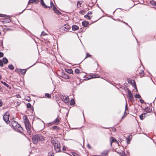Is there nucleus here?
Here are the masks:
<instances>
[{
	"label": "nucleus",
	"mask_w": 156,
	"mask_h": 156,
	"mask_svg": "<svg viewBox=\"0 0 156 156\" xmlns=\"http://www.w3.org/2000/svg\"><path fill=\"white\" fill-rule=\"evenodd\" d=\"M11 124L13 128L15 129L16 131H17L20 133L23 132V129L22 127L16 121H12Z\"/></svg>",
	"instance_id": "nucleus-1"
},
{
	"label": "nucleus",
	"mask_w": 156,
	"mask_h": 156,
	"mask_svg": "<svg viewBox=\"0 0 156 156\" xmlns=\"http://www.w3.org/2000/svg\"><path fill=\"white\" fill-rule=\"evenodd\" d=\"M120 88H122L124 90L126 91H127V97L129 100H130L131 101L133 102L134 101V98L133 97V94H132L131 91L129 89L126 87L124 86H122L120 87Z\"/></svg>",
	"instance_id": "nucleus-2"
},
{
	"label": "nucleus",
	"mask_w": 156,
	"mask_h": 156,
	"mask_svg": "<svg viewBox=\"0 0 156 156\" xmlns=\"http://www.w3.org/2000/svg\"><path fill=\"white\" fill-rule=\"evenodd\" d=\"M43 139L42 136H40L38 135H34L33 136L32 140L34 144H37L38 141L42 140Z\"/></svg>",
	"instance_id": "nucleus-3"
},
{
	"label": "nucleus",
	"mask_w": 156,
	"mask_h": 156,
	"mask_svg": "<svg viewBox=\"0 0 156 156\" xmlns=\"http://www.w3.org/2000/svg\"><path fill=\"white\" fill-rule=\"evenodd\" d=\"M71 28V27L69 26L68 24H65L60 28V31L63 32L64 31H68Z\"/></svg>",
	"instance_id": "nucleus-4"
},
{
	"label": "nucleus",
	"mask_w": 156,
	"mask_h": 156,
	"mask_svg": "<svg viewBox=\"0 0 156 156\" xmlns=\"http://www.w3.org/2000/svg\"><path fill=\"white\" fill-rule=\"evenodd\" d=\"M9 119V115L7 114V112L5 113L3 116V119L7 124L9 123L10 122Z\"/></svg>",
	"instance_id": "nucleus-5"
},
{
	"label": "nucleus",
	"mask_w": 156,
	"mask_h": 156,
	"mask_svg": "<svg viewBox=\"0 0 156 156\" xmlns=\"http://www.w3.org/2000/svg\"><path fill=\"white\" fill-rule=\"evenodd\" d=\"M54 149L56 152H58L60 151V143H59V144H57L56 146H54Z\"/></svg>",
	"instance_id": "nucleus-6"
},
{
	"label": "nucleus",
	"mask_w": 156,
	"mask_h": 156,
	"mask_svg": "<svg viewBox=\"0 0 156 156\" xmlns=\"http://www.w3.org/2000/svg\"><path fill=\"white\" fill-rule=\"evenodd\" d=\"M62 77L65 79H70L71 76H69L66 73H63L62 74Z\"/></svg>",
	"instance_id": "nucleus-7"
},
{
	"label": "nucleus",
	"mask_w": 156,
	"mask_h": 156,
	"mask_svg": "<svg viewBox=\"0 0 156 156\" xmlns=\"http://www.w3.org/2000/svg\"><path fill=\"white\" fill-rule=\"evenodd\" d=\"M52 10L57 15H61L62 14V13L55 7H53Z\"/></svg>",
	"instance_id": "nucleus-8"
},
{
	"label": "nucleus",
	"mask_w": 156,
	"mask_h": 156,
	"mask_svg": "<svg viewBox=\"0 0 156 156\" xmlns=\"http://www.w3.org/2000/svg\"><path fill=\"white\" fill-rule=\"evenodd\" d=\"M62 99L65 103H67L69 101V98L68 96H63L62 98Z\"/></svg>",
	"instance_id": "nucleus-9"
},
{
	"label": "nucleus",
	"mask_w": 156,
	"mask_h": 156,
	"mask_svg": "<svg viewBox=\"0 0 156 156\" xmlns=\"http://www.w3.org/2000/svg\"><path fill=\"white\" fill-rule=\"evenodd\" d=\"M100 76H97V75L93 74L92 75L90 78H87V79H84V80H86L91 78H99Z\"/></svg>",
	"instance_id": "nucleus-10"
},
{
	"label": "nucleus",
	"mask_w": 156,
	"mask_h": 156,
	"mask_svg": "<svg viewBox=\"0 0 156 156\" xmlns=\"http://www.w3.org/2000/svg\"><path fill=\"white\" fill-rule=\"evenodd\" d=\"M40 3L41 5H42V6L45 8L47 9L50 8V7L48 6L45 4L44 1V0L41 1Z\"/></svg>",
	"instance_id": "nucleus-11"
},
{
	"label": "nucleus",
	"mask_w": 156,
	"mask_h": 156,
	"mask_svg": "<svg viewBox=\"0 0 156 156\" xmlns=\"http://www.w3.org/2000/svg\"><path fill=\"white\" fill-rule=\"evenodd\" d=\"M39 0H29L28 4H30L31 3H34L35 4H37L39 2Z\"/></svg>",
	"instance_id": "nucleus-12"
},
{
	"label": "nucleus",
	"mask_w": 156,
	"mask_h": 156,
	"mask_svg": "<svg viewBox=\"0 0 156 156\" xmlns=\"http://www.w3.org/2000/svg\"><path fill=\"white\" fill-rule=\"evenodd\" d=\"M8 18H5L4 19V20L2 21V22L4 23H9L11 20L10 19V18L9 17H7Z\"/></svg>",
	"instance_id": "nucleus-13"
},
{
	"label": "nucleus",
	"mask_w": 156,
	"mask_h": 156,
	"mask_svg": "<svg viewBox=\"0 0 156 156\" xmlns=\"http://www.w3.org/2000/svg\"><path fill=\"white\" fill-rule=\"evenodd\" d=\"M25 125L27 130H29V129H31V125L30 122L26 124Z\"/></svg>",
	"instance_id": "nucleus-14"
},
{
	"label": "nucleus",
	"mask_w": 156,
	"mask_h": 156,
	"mask_svg": "<svg viewBox=\"0 0 156 156\" xmlns=\"http://www.w3.org/2000/svg\"><path fill=\"white\" fill-rule=\"evenodd\" d=\"M146 115L147 116V115L146 114V113H145L141 114L139 116L140 119L142 120H143L145 118V117H146Z\"/></svg>",
	"instance_id": "nucleus-15"
},
{
	"label": "nucleus",
	"mask_w": 156,
	"mask_h": 156,
	"mask_svg": "<svg viewBox=\"0 0 156 156\" xmlns=\"http://www.w3.org/2000/svg\"><path fill=\"white\" fill-rule=\"evenodd\" d=\"M19 71L22 75H24L25 74L27 71V69H19Z\"/></svg>",
	"instance_id": "nucleus-16"
},
{
	"label": "nucleus",
	"mask_w": 156,
	"mask_h": 156,
	"mask_svg": "<svg viewBox=\"0 0 156 156\" xmlns=\"http://www.w3.org/2000/svg\"><path fill=\"white\" fill-rule=\"evenodd\" d=\"M150 4L152 6H154L155 9H156V1L154 0H152L150 2Z\"/></svg>",
	"instance_id": "nucleus-17"
},
{
	"label": "nucleus",
	"mask_w": 156,
	"mask_h": 156,
	"mask_svg": "<svg viewBox=\"0 0 156 156\" xmlns=\"http://www.w3.org/2000/svg\"><path fill=\"white\" fill-rule=\"evenodd\" d=\"M110 141H111L112 143L114 142L119 144L118 142L113 137H112L111 138Z\"/></svg>",
	"instance_id": "nucleus-18"
},
{
	"label": "nucleus",
	"mask_w": 156,
	"mask_h": 156,
	"mask_svg": "<svg viewBox=\"0 0 156 156\" xmlns=\"http://www.w3.org/2000/svg\"><path fill=\"white\" fill-rule=\"evenodd\" d=\"M89 22L86 21H85L82 22V25L84 27H87L89 25Z\"/></svg>",
	"instance_id": "nucleus-19"
},
{
	"label": "nucleus",
	"mask_w": 156,
	"mask_h": 156,
	"mask_svg": "<svg viewBox=\"0 0 156 156\" xmlns=\"http://www.w3.org/2000/svg\"><path fill=\"white\" fill-rule=\"evenodd\" d=\"M72 27V30L73 31L79 29V27L76 25H73Z\"/></svg>",
	"instance_id": "nucleus-20"
},
{
	"label": "nucleus",
	"mask_w": 156,
	"mask_h": 156,
	"mask_svg": "<svg viewBox=\"0 0 156 156\" xmlns=\"http://www.w3.org/2000/svg\"><path fill=\"white\" fill-rule=\"evenodd\" d=\"M24 122L25 124L27 123H28L29 122V120L28 118L26 115H25L24 116Z\"/></svg>",
	"instance_id": "nucleus-21"
},
{
	"label": "nucleus",
	"mask_w": 156,
	"mask_h": 156,
	"mask_svg": "<svg viewBox=\"0 0 156 156\" xmlns=\"http://www.w3.org/2000/svg\"><path fill=\"white\" fill-rule=\"evenodd\" d=\"M108 151H105L101 153V156H105L108 155Z\"/></svg>",
	"instance_id": "nucleus-22"
},
{
	"label": "nucleus",
	"mask_w": 156,
	"mask_h": 156,
	"mask_svg": "<svg viewBox=\"0 0 156 156\" xmlns=\"http://www.w3.org/2000/svg\"><path fill=\"white\" fill-rule=\"evenodd\" d=\"M127 81L129 83H130L133 86V84L134 83V81H135L134 80H132L130 78H128Z\"/></svg>",
	"instance_id": "nucleus-23"
},
{
	"label": "nucleus",
	"mask_w": 156,
	"mask_h": 156,
	"mask_svg": "<svg viewBox=\"0 0 156 156\" xmlns=\"http://www.w3.org/2000/svg\"><path fill=\"white\" fill-rule=\"evenodd\" d=\"M1 83H2L7 88H8L9 89H11V86H9V84L6 83L5 82H3L2 81H1Z\"/></svg>",
	"instance_id": "nucleus-24"
},
{
	"label": "nucleus",
	"mask_w": 156,
	"mask_h": 156,
	"mask_svg": "<svg viewBox=\"0 0 156 156\" xmlns=\"http://www.w3.org/2000/svg\"><path fill=\"white\" fill-rule=\"evenodd\" d=\"M51 143L52 145L58 141L57 140L53 137L51 138Z\"/></svg>",
	"instance_id": "nucleus-25"
},
{
	"label": "nucleus",
	"mask_w": 156,
	"mask_h": 156,
	"mask_svg": "<svg viewBox=\"0 0 156 156\" xmlns=\"http://www.w3.org/2000/svg\"><path fill=\"white\" fill-rule=\"evenodd\" d=\"M65 71L68 73L73 74V71L71 69H66Z\"/></svg>",
	"instance_id": "nucleus-26"
},
{
	"label": "nucleus",
	"mask_w": 156,
	"mask_h": 156,
	"mask_svg": "<svg viewBox=\"0 0 156 156\" xmlns=\"http://www.w3.org/2000/svg\"><path fill=\"white\" fill-rule=\"evenodd\" d=\"M2 60L5 64H7L8 62V59L6 57H4Z\"/></svg>",
	"instance_id": "nucleus-27"
},
{
	"label": "nucleus",
	"mask_w": 156,
	"mask_h": 156,
	"mask_svg": "<svg viewBox=\"0 0 156 156\" xmlns=\"http://www.w3.org/2000/svg\"><path fill=\"white\" fill-rule=\"evenodd\" d=\"M53 122L56 124H58L59 122V120L58 118H56L53 121Z\"/></svg>",
	"instance_id": "nucleus-28"
},
{
	"label": "nucleus",
	"mask_w": 156,
	"mask_h": 156,
	"mask_svg": "<svg viewBox=\"0 0 156 156\" xmlns=\"http://www.w3.org/2000/svg\"><path fill=\"white\" fill-rule=\"evenodd\" d=\"M0 17H9V18H10V16L9 15L7 16L6 15L3 14H0Z\"/></svg>",
	"instance_id": "nucleus-29"
},
{
	"label": "nucleus",
	"mask_w": 156,
	"mask_h": 156,
	"mask_svg": "<svg viewBox=\"0 0 156 156\" xmlns=\"http://www.w3.org/2000/svg\"><path fill=\"white\" fill-rule=\"evenodd\" d=\"M119 154L120 156H126L125 152L123 151L120 152V153H119Z\"/></svg>",
	"instance_id": "nucleus-30"
},
{
	"label": "nucleus",
	"mask_w": 156,
	"mask_h": 156,
	"mask_svg": "<svg viewBox=\"0 0 156 156\" xmlns=\"http://www.w3.org/2000/svg\"><path fill=\"white\" fill-rule=\"evenodd\" d=\"M129 137L130 136H129L128 137L126 138V140L127 141V144H128L130 143V141L131 140V138H129Z\"/></svg>",
	"instance_id": "nucleus-31"
},
{
	"label": "nucleus",
	"mask_w": 156,
	"mask_h": 156,
	"mask_svg": "<svg viewBox=\"0 0 156 156\" xmlns=\"http://www.w3.org/2000/svg\"><path fill=\"white\" fill-rule=\"evenodd\" d=\"M9 68L11 70H13L14 69V67L12 65H9L8 66Z\"/></svg>",
	"instance_id": "nucleus-32"
},
{
	"label": "nucleus",
	"mask_w": 156,
	"mask_h": 156,
	"mask_svg": "<svg viewBox=\"0 0 156 156\" xmlns=\"http://www.w3.org/2000/svg\"><path fill=\"white\" fill-rule=\"evenodd\" d=\"M75 104V101L74 100H71L70 102V105H73Z\"/></svg>",
	"instance_id": "nucleus-33"
},
{
	"label": "nucleus",
	"mask_w": 156,
	"mask_h": 156,
	"mask_svg": "<svg viewBox=\"0 0 156 156\" xmlns=\"http://www.w3.org/2000/svg\"><path fill=\"white\" fill-rule=\"evenodd\" d=\"M45 95L46 97L49 98H51V95L50 94L47 93H45Z\"/></svg>",
	"instance_id": "nucleus-34"
},
{
	"label": "nucleus",
	"mask_w": 156,
	"mask_h": 156,
	"mask_svg": "<svg viewBox=\"0 0 156 156\" xmlns=\"http://www.w3.org/2000/svg\"><path fill=\"white\" fill-rule=\"evenodd\" d=\"M85 73L83 72H81L80 73L79 76H83V77H85V76H86V75L85 74Z\"/></svg>",
	"instance_id": "nucleus-35"
},
{
	"label": "nucleus",
	"mask_w": 156,
	"mask_h": 156,
	"mask_svg": "<svg viewBox=\"0 0 156 156\" xmlns=\"http://www.w3.org/2000/svg\"><path fill=\"white\" fill-rule=\"evenodd\" d=\"M134 97L136 98H140L141 97V96L139 94H136L134 95Z\"/></svg>",
	"instance_id": "nucleus-36"
},
{
	"label": "nucleus",
	"mask_w": 156,
	"mask_h": 156,
	"mask_svg": "<svg viewBox=\"0 0 156 156\" xmlns=\"http://www.w3.org/2000/svg\"><path fill=\"white\" fill-rule=\"evenodd\" d=\"M152 111V109L150 108H148L147 109L146 111L145 112H146L145 113H146V114H147V113H149L150 112Z\"/></svg>",
	"instance_id": "nucleus-37"
},
{
	"label": "nucleus",
	"mask_w": 156,
	"mask_h": 156,
	"mask_svg": "<svg viewBox=\"0 0 156 156\" xmlns=\"http://www.w3.org/2000/svg\"><path fill=\"white\" fill-rule=\"evenodd\" d=\"M133 87L135 89H136V91H137V89L136 87V83L135 81H134V83L133 84Z\"/></svg>",
	"instance_id": "nucleus-38"
},
{
	"label": "nucleus",
	"mask_w": 156,
	"mask_h": 156,
	"mask_svg": "<svg viewBox=\"0 0 156 156\" xmlns=\"http://www.w3.org/2000/svg\"><path fill=\"white\" fill-rule=\"evenodd\" d=\"M86 56L85 58L84 59H85L86 58H87V57H91L92 56L91 55H90L89 53H86Z\"/></svg>",
	"instance_id": "nucleus-39"
},
{
	"label": "nucleus",
	"mask_w": 156,
	"mask_h": 156,
	"mask_svg": "<svg viewBox=\"0 0 156 156\" xmlns=\"http://www.w3.org/2000/svg\"><path fill=\"white\" fill-rule=\"evenodd\" d=\"M84 17L85 18H87V19H88L90 20L91 18V17H92V16H91V17L90 16H89V15H85V16H84Z\"/></svg>",
	"instance_id": "nucleus-40"
},
{
	"label": "nucleus",
	"mask_w": 156,
	"mask_h": 156,
	"mask_svg": "<svg viewBox=\"0 0 156 156\" xmlns=\"http://www.w3.org/2000/svg\"><path fill=\"white\" fill-rule=\"evenodd\" d=\"M75 72L76 73L78 74L80 73V70L78 69H76L75 70Z\"/></svg>",
	"instance_id": "nucleus-41"
},
{
	"label": "nucleus",
	"mask_w": 156,
	"mask_h": 156,
	"mask_svg": "<svg viewBox=\"0 0 156 156\" xmlns=\"http://www.w3.org/2000/svg\"><path fill=\"white\" fill-rule=\"evenodd\" d=\"M53 129L54 130L57 129L58 130L59 129V127L57 126H54L53 127Z\"/></svg>",
	"instance_id": "nucleus-42"
},
{
	"label": "nucleus",
	"mask_w": 156,
	"mask_h": 156,
	"mask_svg": "<svg viewBox=\"0 0 156 156\" xmlns=\"http://www.w3.org/2000/svg\"><path fill=\"white\" fill-rule=\"evenodd\" d=\"M71 154L73 156H80L79 155L76 153L74 152H72L71 153Z\"/></svg>",
	"instance_id": "nucleus-43"
},
{
	"label": "nucleus",
	"mask_w": 156,
	"mask_h": 156,
	"mask_svg": "<svg viewBox=\"0 0 156 156\" xmlns=\"http://www.w3.org/2000/svg\"><path fill=\"white\" fill-rule=\"evenodd\" d=\"M27 107L28 108H30L31 107V105L30 103H28L27 104Z\"/></svg>",
	"instance_id": "nucleus-44"
},
{
	"label": "nucleus",
	"mask_w": 156,
	"mask_h": 156,
	"mask_svg": "<svg viewBox=\"0 0 156 156\" xmlns=\"http://www.w3.org/2000/svg\"><path fill=\"white\" fill-rule=\"evenodd\" d=\"M3 64L4 63L0 59V66L1 67H2L3 66Z\"/></svg>",
	"instance_id": "nucleus-45"
},
{
	"label": "nucleus",
	"mask_w": 156,
	"mask_h": 156,
	"mask_svg": "<svg viewBox=\"0 0 156 156\" xmlns=\"http://www.w3.org/2000/svg\"><path fill=\"white\" fill-rule=\"evenodd\" d=\"M50 4H51L50 5V7H51L52 6H53V7H55V5L54 4L53 2L52 1H51L50 2Z\"/></svg>",
	"instance_id": "nucleus-46"
},
{
	"label": "nucleus",
	"mask_w": 156,
	"mask_h": 156,
	"mask_svg": "<svg viewBox=\"0 0 156 156\" xmlns=\"http://www.w3.org/2000/svg\"><path fill=\"white\" fill-rule=\"evenodd\" d=\"M27 133L29 135H31V129H29V130H27Z\"/></svg>",
	"instance_id": "nucleus-47"
},
{
	"label": "nucleus",
	"mask_w": 156,
	"mask_h": 156,
	"mask_svg": "<svg viewBox=\"0 0 156 156\" xmlns=\"http://www.w3.org/2000/svg\"><path fill=\"white\" fill-rule=\"evenodd\" d=\"M140 102L141 104L144 103V100H143L142 98L140 99Z\"/></svg>",
	"instance_id": "nucleus-48"
},
{
	"label": "nucleus",
	"mask_w": 156,
	"mask_h": 156,
	"mask_svg": "<svg viewBox=\"0 0 156 156\" xmlns=\"http://www.w3.org/2000/svg\"><path fill=\"white\" fill-rule=\"evenodd\" d=\"M139 73L140 74H142V73H143V75L144 74V71L143 70H140V72H139Z\"/></svg>",
	"instance_id": "nucleus-49"
},
{
	"label": "nucleus",
	"mask_w": 156,
	"mask_h": 156,
	"mask_svg": "<svg viewBox=\"0 0 156 156\" xmlns=\"http://www.w3.org/2000/svg\"><path fill=\"white\" fill-rule=\"evenodd\" d=\"M4 56V54L2 52L0 51V58Z\"/></svg>",
	"instance_id": "nucleus-50"
},
{
	"label": "nucleus",
	"mask_w": 156,
	"mask_h": 156,
	"mask_svg": "<svg viewBox=\"0 0 156 156\" xmlns=\"http://www.w3.org/2000/svg\"><path fill=\"white\" fill-rule=\"evenodd\" d=\"M59 143V142H58V141H57L54 144H52V145L54 147V146H55H55H56V145H57V144H58Z\"/></svg>",
	"instance_id": "nucleus-51"
},
{
	"label": "nucleus",
	"mask_w": 156,
	"mask_h": 156,
	"mask_svg": "<svg viewBox=\"0 0 156 156\" xmlns=\"http://www.w3.org/2000/svg\"><path fill=\"white\" fill-rule=\"evenodd\" d=\"M3 102L2 100L0 99V107H2V106Z\"/></svg>",
	"instance_id": "nucleus-52"
},
{
	"label": "nucleus",
	"mask_w": 156,
	"mask_h": 156,
	"mask_svg": "<svg viewBox=\"0 0 156 156\" xmlns=\"http://www.w3.org/2000/svg\"><path fill=\"white\" fill-rule=\"evenodd\" d=\"M0 46L3 48V43L2 42H0Z\"/></svg>",
	"instance_id": "nucleus-53"
},
{
	"label": "nucleus",
	"mask_w": 156,
	"mask_h": 156,
	"mask_svg": "<svg viewBox=\"0 0 156 156\" xmlns=\"http://www.w3.org/2000/svg\"><path fill=\"white\" fill-rule=\"evenodd\" d=\"M122 22L123 23H124L126 25H128V26H129V27L131 28V30H132V28H131V27L130 26H129L128 25V23H126L125 22H124V21H122Z\"/></svg>",
	"instance_id": "nucleus-54"
},
{
	"label": "nucleus",
	"mask_w": 156,
	"mask_h": 156,
	"mask_svg": "<svg viewBox=\"0 0 156 156\" xmlns=\"http://www.w3.org/2000/svg\"><path fill=\"white\" fill-rule=\"evenodd\" d=\"M52 154V152H49L48 153V156H51V154Z\"/></svg>",
	"instance_id": "nucleus-55"
},
{
	"label": "nucleus",
	"mask_w": 156,
	"mask_h": 156,
	"mask_svg": "<svg viewBox=\"0 0 156 156\" xmlns=\"http://www.w3.org/2000/svg\"><path fill=\"white\" fill-rule=\"evenodd\" d=\"M62 150L63 151H65L66 150V147H65V146H64L63 147H62Z\"/></svg>",
	"instance_id": "nucleus-56"
},
{
	"label": "nucleus",
	"mask_w": 156,
	"mask_h": 156,
	"mask_svg": "<svg viewBox=\"0 0 156 156\" xmlns=\"http://www.w3.org/2000/svg\"><path fill=\"white\" fill-rule=\"evenodd\" d=\"M148 108H149L147 106L145 107V108L144 109V112H145L147 110V109Z\"/></svg>",
	"instance_id": "nucleus-57"
},
{
	"label": "nucleus",
	"mask_w": 156,
	"mask_h": 156,
	"mask_svg": "<svg viewBox=\"0 0 156 156\" xmlns=\"http://www.w3.org/2000/svg\"><path fill=\"white\" fill-rule=\"evenodd\" d=\"M87 147H88L89 149H90L91 148V147L89 144H88L87 145Z\"/></svg>",
	"instance_id": "nucleus-58"
},
{
	"label": "nucleus",
	"mask_w": 156,
	"mask_h": 156,
	"mask_svg": "<svg viewBox=\"0 0 156 156\" xmlns=\"http://www.w3.org/2000/svg\"><path fill=\"white\" fill-rule=\"evenodd\" d=\"M92 13V12L91 11H89L88 12L87 14V15H88L89 14H91Z\"/></svg>",
	"instance_id": "nucleus-59"
},
{
	"label": "nucleus",
	"mask_w": 156,
	"mask_h": 156,
	"mask_svg": "<svg viewBox=\"0 0 156 156\" xmlns=\"http://www.w3.org/2000/svg\"><path fill=\"white\" fill-rule=\"evenodd\" d=\"M57 76L59 78L62 77V74L61 75H57Z\"/></svg>",
	"instance_id": "nucleus-60"
},
{
	"label": "nucleus",
	"mask_w": 156,
	"mask_h": 156,
	"mask_svg": "<svg viewBox=\"0 0 156 156\" xmlns=\"http://www.w3.org/2000/svg\"><path fill=\"white\" fill-rule=\"evenodd\" d=\"M16 102H17V104L18 105H19L21 104L20 102L17 101Z\"/></svg>",
	"instance_id": "nucleus-61"
},
{
	"label": "nucleus",
	"mask_w": 156,
	"mask_h": 156,
	"mask_svg": "<svg viewBox=\"0 0 156 156\" xmlns=\"http://www.w3.org/2000/svg\"><path fill=\"white\" fill-rule=\"evenodd\" d=\"M127 103H126V106H125V110H126L127 109Z\"/></svg>",
	"instance_id": "nucleus-62"
},
{
	"label": "nucleus",
	"mask_w": 156,
	"mask_h": 156,
	"mask_svg": "<svg viewBox=\"0 0 156 156\" xmlns=\"http://www.w3.org/2000/svg\"><path fill=\"white\" fill-rule=\"evenodd\" d=\"M83 11H80V13H81V14H83Z\"/></svg>",
	"instance_id": "nucleus-63"
},
{
	"label": "nucleus",
	"mask_w": 156,
	"mask_h": 156,
	"mask_svg": "<svg viewBox=\"0 0 156 156\" xmlns=\"http://www.w3.org/2000/svg\"><path fill=\"white\" fill-rule=\"evenodd\" d=\"M51 154V156H54V153L52 152V154Z\"/></svg>",
	"instance_id": "nucleus-64"
}]
</instances>
